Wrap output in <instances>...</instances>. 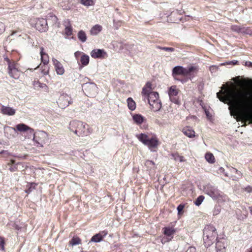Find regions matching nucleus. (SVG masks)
Returning <instances> with one entry per match:
<instances>
[{
    "instance_id": "nucleus-46",
    "label": "nucleus",
    "mask_w": 252,
    "mask_h": 252,
    "mask_svg": "<svg viewBox=\"0 0 252 252\" xmlns=\"http://www.w3.org/2000/svg\"><path fill=\"white\" fill-rule=\"evenodd\" d=\"M184 205H179L178 207H177V210L178 211V213H179L180 212H181L184 209Z\"/></svg>"
},
{
    "instance_id": "nucleus-3",
    "label": "nucleus",
    "mask_w": 252,
    "mask_h": 252,
    "mask_svg": "<svg viewBox=\"0 0 252 252\" xmlns=\"http://www.w3.org/2000/svg\"><path fill=\"white\" fill-rule=\"evenodd\" d=\"M146 98L148 99L151 109L155 112L159 111L161 108V103L159 99L158 94L157 92H152Z\"/></svg>"
},
{
    "instance_id": "nucleus-7",
    "label": "nucleus",
    "mask_w": 252,
    "mask_h": 252,
    "mask_svg": "<svg viewBox=\"0 0 252 252\" xmlns=\"http://www.w3.org/2000/svg\"><path fill=\"white\" fill-rule=\"evenodd\" d=\"M57 102L59 106L63 109L71 104L72 100L71 97L68 94H63L60 96Z\"/></svg>"
},
{
    "instance_id": "nucleus-42",
    "label": "nucleus",
    "mask_w": 252,
    "mask_h": 252,
    "mask_svg": "<svg viewBox=\"0 0 252 252\" xmlns=\"http://www.w3.org/2000/svg\"><path fill=\"white\" fill-rule=\"evenodd\" d=\"M5 29V25L1 22H0V34L4 32Z\"/></svg>"
},
{
    "instance_id": "nucleus-41",
    "label": "nucleus",
    "mask_w": 252,
    "mask_h": 252,
    "mask_svg": "<svg viewBox=\"0 0 252 252\" xmlns=\"http://www.w3.org/2000/svg\"><path fill=\"white\" fill-rule=\"evenodd\" d=\"M238 63V61H236V60H233L232 61H231V62H226L223 63H222L221 65H228V64H233V65H235V64H237Z\"/></svg>"
},
{
    "instance_id": "nucleus-25",
    "label": "nucleus",
    "mask_w": 252,
    "mask_h": 252,
    "mask_svg": "<svg viewBox=\"0 0 252 252\" xmlns=\"http://www.w3.org/2000/svg\"><path fill=\"white\" fill-rule=\"evenodd\" d=\"M43 48H40V56L41 60L44 64H47L49 63V57L48 55L43 52Z\"/></svg>"
},
{
    "instance_id": "nucleus-54",
    "label": "nucleus",
    "mask_w": 252,
    "mask_h": 252,
    "mask_svg": "<svg viewBox=\"0 0 252 252\" xmlns=\"http://www.w3.org/2000/svg\"><path fill=\"white\" fill-rule=\"evenodd\" d=\"M11 164H14V161L13 160H11Z\"/></svg>"
},
{
    "instance_id": "nucleus-4",
    "label": "nucleus",
    "mask_w": 252,
    "mask_h": 252,
    "mask_svg": "<svg viewBox=\"0 0 252 252\" xmlns=\"http://www.w3.org/2000/svg\"><path fill=\"white\" fill-rule=\"evenodd\" d=\"M85 127V125L81 122L72 121L69 124V128L70 131L79 136L84 134Z\"/></svg>"
},
{
    "instance_id": "nucleus-53",
    "label": "nucleus",
    "mask_w": 252,
    "mask_h": 252,
    "mask_svg": "<svg viewBox=\"0 0 252 252\" xmlns=\"http://www.w3.org/2000/svg\"><path fill=\"white\" fill-rule=\"evenodd\" d=\"M10 170L11 171H14V169L13 168H10Z\"/></svg>"
},
{
    "instance_id": "nucleus-48",
    "label": "nucleus",
    "mask_w": 252,
    "mask_h": 252,
    "mask_svg": "<svg viewBox=\"0 0 252 252\" xmlns=\"http://www.w3.org/2000/svg\"><path fill=\"white\" fill-rule=\"evenodd\" d=\"M219 171L220 173H223L224 172V169L223 167H220L219 168Z\"/></svg>"
},
{
    "instance_id": "nucleus-34",
    "label": "nucleus",
    "mask_w": 252,
    "mask_h": 252,
    "mask_svg": "<svg viewBox=\"0 0 252 252\" xmlns=\"http://www.w3.org/2000/svg\"><path fill=\"white\" fill-rule=\"evenodd\" d=\"M71 246H74L80 244L81 243V240L78 237H73L69 242Z\"/></svg>"
},
{
    "instance_id": "nucleus-47",
    "label": "nucleus",
    "mask_w": 252,
    "mask_h": 252,
    "mask_svg": "<svg viewBox=\"0 0 252 252\" xmlns=\"http://www.w3.org/2000/svg\"><path fill=\"white\" fill-rule=\"evenodd\" d=\"M81 54V52L77 51L74 53V56H75L76 58H77Z\"/></svg>"
},
{
    "instance_id": "nucleus-37",
    "label": "nucleus",
    "mask_w": 252,
    "mask_h": 252,
    "mask_svg": "<svg viewBox=\"0 0 252 252\" xmlns=\"http://www.w3.org/2000/svg\"><path fill=\"white\" fill-rule=\"evenodd\" d=\"M204 199V197L202 195L198 196L195 201V204L196 206H199Z\"/></svg>"
},
{
    "instance_id": "nucleus-24",
    "label": "nucleus",
    "mask_w": 252,
    "mask_h": 252,
    "mask_svg": "<svg viewBox=\"0 0 252 252\" xmlns=\"http://www.w3.org/2000/svg\"><path fill=\"white\" fill-rule=\"evenodd\" d=\"M136 137L145 145L147 144V142L150 138V137L145 133H140L139 134H137L136 135Z\"/></svg>"
},
{
    "instance_id": "nucleus-32",
    "label": "nucleus",
    "mask_w": 252,
    "mask_h": 252,
    "mask_svg": "<svg viewBox=\"0 0 252 252\" xmlns=\"http://www.w3.org/2000/svg\"><path fill=\"white\" fill-rule=\"evenodd\" d=\"M8 73L11 77L14 79H18L20 76V72L17 69H14L10 71H8Z\"/></svg>"
},
{
    "instance_id": "nucleus-30",
    "label": "nucleus",
    "mask_w": 252,
    "mask_h": 252,
    "mask_svg": "<svg viewBox=\"0 0 252 252\" xmlns=\"http://www.w3.org/2000/svg\"><path fill=\"white\" fill-rule=\"evenodd\" d=\"M78 38L82 42H85L87 40V35L85 32L82 30L80 31L77 34Z\"/></svg>"
},
{
    "instance_id": "nucleus-23",
    "label": "nucleus",
    "mask_w": 252,
    "mask_h": 252,
    "mask_svg": "<svg viewBox=\"0 0 252 252\" xmlns=\"http://www.w3.org/2000/svg\"><path fill=\"white\" fill-rule=\"evenodd\" d=\"M64 33L67 36H70L72 33V28L70 24V22L68 20L64 22Z\"/></svg>"
},
{
    "instance_id": "nucleus-31",
    "label": "nucleus",
    "mask_w": 252,
    "mask_h": 252,
    "mask_svg": "<svg viewBox=\"0 0 252 252\" xmlns=\"http://www.w3.org/2000/svg\"><path fill=\"white\" fill-rule=\"evenodd\" d=\"M103 238V236L101 234L98 233L92 237L91 239V242L95 243L99 242L102 240Z\"/></svg>"
},
{
    "instance_id": "nucleus-12",
    "label": "nucleus",
    "mask_w": 252,
    "mask_h": 252,
    "mask_svg": "<svg viewBox=\"0 0 252 252\" xmlns=\"http://www.w3.org/2000/svg\"><path fill=\"white\" fill-rule=\"evenodd\" d=\"M16 131L21 132H27L31 135H34L33 129L24 124H19L16 126Z\"/></svg>"
},
{
    "instance_id": "nucleus-29",
    "label": "nucleus",
    "mask_w": 252,
    "mask_h": 252,
    "mask_svg": "<svg viewBox=\"0 0 252 252\" xmlns=\"http://www.w3.org/2000/svg\"><path fill=\"white\" fill-rule=\"evenodd\" d=\"M205 158L206 160L210 163H214L215 162V158L213 154L207 153L205 154Z\"/></svg>"
},
{
    "instance_id": "nucleus-51",
    "label": "nucleus",
    "mask_w": 252,
    "mask_h": 252,
    "mask_svg": "<svg viewBox=\"0 0 252 252\" xmlns=\"http://www.w3.org/2000/svg\"><path fill=\"white\" fill-rule=\"evenodd\" d=\"M1 153L4 154L6 155H9V154L7 151H2L1 152Z\"/></svg>"
},
{
    "instance_id": "nucleus-14",
    "label": "nucleus",
    "mask_w": 252,
    "mask_h": 252,
    "mask_svg": "<svg viewBox=\"0 0 252 252\" xmlns=\"http://www.w3.org/2000/svg\"><path fill=\"white\" fill-rule=\"evenodd\" d=\"M5 136L9 139L13 138L17 133L15 128L10 126H5L4 128Z\"/></svg>"
},
{
    "instance_id": "nucleus-18",
    "label": "nucleus",
    "mask_w": 252,
    "mask_h": 252,
    "mask_svg": "<svg viewBox=\"0 0 252 252\" xmlns=\"http://www.w3.org/2000/svg\"><path fill=\"white\" fill-rule=\"evenodd\" d=\"M207 194L214 199H219L222 197L220 191L217 189L211 187L208 191Z\"/></svg>"
},
{
    "instance_id": "nucleus-15",
    "label": "nucleus",
    "mask_w": 252,
    "mask_h": 252,
    "mask_svg": "<svg viewBox=\"0 0 252 252\" xmlns=\"http://www.w3.org/2000/svg\"><path fill=\"white\" fill-rule=\"evenodd\" d=\"M158 141L156 137H150L146 145L152 151H154L155 149L158 147Z\"/></svg>"
},
{
    "instance_id": "nucleus-16",
    "label": "nucleus",
    "mask_w": 252,
    "mask_h": 252,
    "mask_svg": "<svg viewBox=\"0 0 252 252\" xmlns=\"http://www.w3.org/2000/svg\"><path fill=\"white\" fill-rule=\"evenodd\" d=\"M0 112L4 115L13 116L16 114V110L12 107L2 105Z\"/></svg>"
},
{
    "instance_id": "nucleus-13",
    "label": "nucleus",
    "mask_w": 252,
    "mask_h": 252,
    "mask_svg": "<svg viewBox=\"0 0 252 252\" xmlns=\"http://www.w3.org/2000/svg\"><path fill=\"white\" fill-rule=\"evenodd\" d=\"M176 232V229L173 227H166L163 228V233L167 237L169 238L167 239V240H164V239H162V243H165L166 242H168L170 241L173 237V235Z\"/></svg>"
},
{
    "instance_id": "nucleus-40",
    "label": "nucleus",
    "mask_w": 252,
    "mask_h": 252,
    "mask_svg": "<svg viewBox=\"0 0 252 252\" xmlns=\"http://www.w3.org/2000/svg\"><path fill=\"white\" fill-rule=\"evenodd\" d=\"M145 165L148 167L152 168L155 166V163L151 160H147L145 162Z\"/></svg>"
},
{
    "instance_id": "nucleus-27",
    "label": "nucleus",
    "mask_w": 252,
    "mask_h": 252,
    "mask_svg": "<svg viewBox=\"0 0 252 252\" xmlns=\"http://www.w3.org/2000/svg\"><path fill=\"white\" fill-rule=\"evenodd\" d=\"M127 106L130 110L133 111L135 109L136 103L132 98L128 97L127 99Z\"/></svg>"
},
{
    "instance_id": "nucleus-38",
    "label": "nucleus",
    "mask_w": 252,
    "mask_h": 252,
    "mask_svg": "<svg viewBox=\"0 0 252 252\" xmlns=\"http://www.w3.org/2000/svg\"><path fill=\"white\" fill-rule=\"evenodd\" d=\"M4 244L5 242L4 238L0 237V249L2 251H4Z\"/></svg>"
},
{
    "instance_id": "nucleus-49",
    "label": "nucleus",
    "mask_w": 252,
    "mask_h": 252,
    "mask_svg": "<svg viewBox=\"0 0 252 252\" xmlns=\"http://www.w3.org/2000/svg\"><path fill=\"white\" fill-rule=\"evenodd\" d=\"M220 212V209H218V210H215V212H214V214L215 215H217V214H218Z\"/></svg>"
},
{
    "instance_id": "nucleus-43",
    "label": "nucleus",
    "mask_w": 252,
    "mask_h": 252,
    "mask_svg": "<svg viewBox=\"0 0 252 252\" xmlns=\"http://www.w3.org/2000/svg\"><path fill=\"white\" fill-rule=\"evenodd\" d=\"M33 85L35 87H43V86H46L45 84H41L39 81H34L33 83Z\"/></svg>"
},
{
    "instance_id": "nucleus-44",
    "label": "nucleus",
    "mask_w": 252,
    "mask_h": 252,
    "mask_svg": "<svg viewBox=\"0 0 252 252\" xmlns=\"http://www.w3.org/2000/svg\"><path fill=\"white\" fill-rule=\"evenodd\" d=\"M196 249L193 247H189L186 252H195Z\"/></svg>"
},
{
    "instance_id": "nucleus-5",
    "label": "nucleus",
    "mask_w": 252,
    "mask_h": 252,
    "mask_svg": "<svg viewBox=\"0 0 252 252\" xmlns=\"http://www.w3.org/2000/svg\"><path fill=\"white\" fill-rule=\"evenodd\" d=\"M30 23L39 32H45L47 29V21L45 19L33 18L31 20Z\"/></svg>"
},
{
    "instance_id": "nucleus-28",
    "label": "nucleus",
    "mask_w": 252,
    "mask_h": 252,
    "mask_svg": "<svg viewBox=\"0 0 252 252\" xmlns=\"http://www.w3.org/2000/svg\"><path fill=\"white\" fill-rule=\"evenodd\" d=\"M187 76L196 74L198 71V68L196 66H191L186 68Z\"/></svg>"
},
{
    "instance_id": "nucleus-33",
    "label": "nucleus",
    "mask_w": 252,
    "mask_h": 252,
    "mask_svg": "<svg viewBox=\"0 0 252 252\" xmlns=\"http://www.w3.org/2000/svg\"><path fill=\"white\" fill-rule=\"evenodd\" d=\"M81 3L85 6L89 7L94 4V0H81Z\"/></svg>"
},
{
    "instance_id": "nucleus-8",
    "label": "nucleus",
    "mask_w": 252,
    "mask_h": 252,
    "mask_svg": "<svg viewBox=\"0 0 252 252\" xmlns=\"http://www.w3.org/2000/svg\"><path fill=\"white\" fill-rule=\"evenodd\" d=\"M33 135H34V134ZM33 139L38 144L40 145L41 147H43L44 144L48 142L49 136L46 132L41 131H39L36 136H33Z\"/></svg>"
},
{
    "instance_id": "nucleus-39",
    "label": "nucleus",
    "mask_w": 252,
    "mask_h": 252,
    "mask_svg": "<svg viewBox=\"0 0 252 252\" xmlns=\"http://www.w3.org/2000/svg\"><path fill=\"white\" fill-rule=\"evenodd\" d=\"M221 247L223 248V249H224L225 246L223 243H222L221 242H217L216 243V248L218 250H219L220 251L221 250Z\"/></svg>"
},
{
    "instance_id": "nucleus-21",
    "label": "nucleus",
    "mask_w": 252,
    "mask_h": 252,
    "mask_svg": "<svg viewBox=\"0 0 252 252\" xmlns=\"http://www.w3.org/2000/svg\"><path fill=\"white\" fill-rule=\"evenodd\" d=\"M132 117L134 123L137 125H140L145 120V118L140 114H134Z\"/></svg>"
},
{
    "instance_id": "nucleus-6",
    "label": "nucleus",
    "mask_w": 252,
    "mask_h": 252,
    "mask_svg": "<svg viewBox=\"0 0 252 252\" xmlns=\"http://www.w3.org/2000/svg\"><path fill=\"white\" fill-rule=\"evenodd\" d=\"M83 89L88 96L93 97L97 94V88L94 83H86L83 85Z\"/></svg>"
},
{
    "instance_id": "nucleus-1",
    "label": "nucleus",
    "mask_w": 252,
    "mask_h": 252,
    "mask_svg": "<svg viewBox=\"0 0 252 252\" xmlns=\"http://www.w3.org/2000/svg\"><path fill=\"white\" fill-rule=\"evenodd\" d=\"M234 83L222 85L217 93L220 101L229 105L230 115L244 126L252 124V80L233 78Z\"/></svg>"
},
{
    "instance_id": "nucleus-50",
    "label": "nucleus",
    "mask_w": 252,
    "mask_h": 252,
    "mask_svg": "<svg viewBox=\"0 0 252 252\" xmlns=\"http://www.w3.org/2000/svg\"><path fill=\"white\" fill-rule=\"evenodd\" d=\"M5 60L6 61V62H7L8 63V64L9 63H11V62L10 61V60L6 57V58H4Z\"/></svg>"
},
{
    "instance_id": "nucleus-19",
    "label": "nucleus",
    "mask_w": 252,
    "mask_h": 252,
    "mask_svg": "<svg viewBox=\"0 0 252 252\" xmlns=\"http://www.w3.org/2000/svg\"><path fill=\"white\" fill-rule=\"evenodd\" d=\"M152 90V84L150 82H147L142 89V94L145 97H146L151 93L153 92Z\"/></svg>"
},
{
    "instance_id": "nucleus-10",
    "label": "nucleus",
    "mask_w": 252,
    "mask_h": 252,
    "mask_svg": "<svg viewBox=\"0 0 252 252\" xmlns=\"http://www.w3.org/2000/svg\"><path fill=\"white\" fill-rule=\"evenodd\" d=\"M52 61L56 73L58 75H63L64 73L65 69L62 63L54 58L52 59Z\"/></svg>"
},
{
    "instance_id": "nucleus-26",
    "label": "nucleus",
    "mask_w": 252,
    "mask_h": 252,
    "mask_svg": "<svg viewBox=\"0 0 252 252\" xmlns=\"http://www.w3.org/2000/svg\"><path fill=\"white\" fill-rule=\"evenodd\" d=\"M90 61L89 56L86 54H83L80 58V62L83 66L87 65Z\"/></svg>"
},
{
    "instance_id": "nucleus-9",
    "label": "nucleus",
    "mask_w": 252,
    "mask_h": 252,
    "mask_svg": "<svg viewBox=\"0 0 252 252\" xmlns=\"http://www.w3.org/2000/svg\"><path fill=\"white\" fill-rule=\"evenodd\" d=\"M179 93V90L176 86H172L169 88L168 95L170 100L173 103L179 104L180 103V100L177 97Z\"/></svg>"
},
{
    "instance_id": "nucleus-45",
    "label": "nucleus",
    "mask_w": 252,
    "mask_h": 252,
    "mask_svg": "<svg viewBox=\"0 0 252 252\" xmlns=\"http://www.w3.org/2000/svg\"><path fill=\"white\" fill-rule=\"evenodd\" d=\"M162 49L166 51L173 52L174 50V48L170 47H163Z\"/></svg>"
},
{
    "instance_id": "nucleus-17",
    "label": "nucleus",
    "mask_w": 252,
    "mask_h": 252,
    "mask_svg": "<svg viewBox=\"0 0 252 252\" xmlns=\"http://www.w3.org/2000/svg\"><path fill=\"white\" fill-rule=\"evenodd\" d=\"M172 74L174 76L176 75L187 76V71L186 68L181 66H175L172 70Z\"/></svg>"
},
{
    "instance_id": "nucleus-11",
    "label": "nucleus",
    "mask_w": 252,
    "mask_h": 252,
    "mask_svg": "<svg viewBox=\"0 0 252 252\" xmlns=\"http://www.w3.org/2000/svg\"><path fill=\"white\" fill-rule=\"evenodd\" d=\"M90 55L94 59L105 58L107 57V53L103 49H96L93 50Z\"/></svg>"
},
{
    "instance_id": "nucleus-55",
    "label": "nucleus",
    "mask_w": 252,
    "mask_h": 252,
    "mask_svg": "<svg viewBox=\"0 0 252 252\" xmlns=\"http://www.w3.org/2000/svg\"><path fill=\"white\" fill-rule=\"evenodd\" d=\"M53 18L54 20H57V17L55 16H53Z\"/></svg>"
},
{
    "instance_id": "nucleus-20",
    "label": "nucleus",
    "mask_w": 252,
    "mask_h": 252,
    "mask_svg": "<svg viewBox=\"0 0 252 252\" xmlns=\"http://www.w3.org/2000/svg\"><path fill=\"white\" fill-rule=\"evenodd\" d=\"M183 133L189 138H192L195 136V131L190 127L187 126L183 128Z\"/></svg>"
},
{
    "instance_id": "nucleus-22",
    "label": "nucleus",
    "mask_w": 252,
    "mask_h": 252,
    "mask_svg": "<svg viewBox=\"0 0 252 252\" xmlns=\"http://www.w3.org/2000/svg\"><path fill=\"white\" fill-rule=\"evenodd\" d=\"M102 30V27L98 24L95 25L90 30V33L92 35H96Z\"/></svg>"
},
{
    "instance_id": "nucleus-36",
    "label": "nucleus",
    "mask_w": 252,
    "mask_h": 252,
    "mask_svg": "<svg viewBox=\"0 0 252 252\" xmlns=\"http://www.w3.org/2000/svg\"><path fill=\"white\" fill-rule=\"evenodd\" d=\"M174 158L175 160H179L180 162L185 161L184 157L182 156H180L179 154H175L173 155Z\"/></svg>"
},
{
    "instance_id": "nucleus-2",
    "label": "nucleus",
    "mask_w": 252,
    "mask_h": 252,
    "mask_svg": "<svg viewBox=\"0 0 252 252\" xmlns=\"http://www.w3.org/2000/svg\"><path fill=\"white\" fill-rule=\"evenodd\" d=\"M216 229L212 225L206 226L203 232L204 243L206 247L211 245L217 238Z\"/></svg>"
},
{
    "instance_id": "nucleus-52",
    "label": "nucleus",
    "mask_w": 252,
    "mask_h": 252,
    "mask_svg": "<svg viewBox=\"0 0 252 252\" xmlns=\"http://www.w3.org/2000/svg\"><path fill=\"white\" fill-rule=\"evenodd\" d=\"M249 209H250V213H251V215H252V206L250 207Z\"/></svg>"
},
{
    "instance_id": "nucleus-35",
    "label": "nucleus",
    "mask_w": 252,
    "mask_h": 252,
    "mask_svg": "<svg viewBox=\"0 0 252 252\" xmlns=\"http://www.w3.org/2000/svg\"><path fill=\"white\" fill-rule=\"evenodd\" d=\"M18 65L15 62L9 63L8 64V71L18 69Z\"/></svg>"
}]
</instances>
